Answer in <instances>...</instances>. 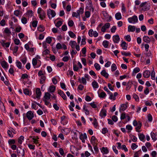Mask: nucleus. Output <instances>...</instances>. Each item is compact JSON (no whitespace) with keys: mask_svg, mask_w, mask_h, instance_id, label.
<instances>
[{"mask_svg":"<svg viewBox=\"0 0 157 157\" xmlns=\"http://www.w3.org/2000/svg\"><path fill=\"white\" fill-rule=\"evenodd\" d=\"M37 13L39 15V17L41 20H43L46 17V13L41 8H38Z\"/></svg>","mask_w":157,"mask_h":157,"instance_id":"obj_1","label":"nucleus"},{"mask_svg":"<svg viewBox=\"0 0 157 157\" xmlns=\"http://www.w3.org/2000/svg\"><path fill=\"white\" fill-rule=\"evenodd\" d=\"M133 124L134 126H137L135 128L136 130V132H139L140 131H139V130L141 128L142 125L141 122L140 121H139L137 122V121L135 120L133 121Z\"/></svg>","mask_w":157,"mask_h":157,"instance_id":"obj_2","label":"nucleus"},{"mask_svg":"<svg viewBox=\"0 0 157 157\" xmlns=\"http://www.w3.org/2000/svg\"><path fill=\"white\" fill-rule=\"evenodd\" d=\"M47 13L50 19H51L52 17H54L56 15L55 11L53 10H51L50 9L47 10Z\"/></svg>","mask_w":157,"mask_h":157,"instance_id":"obj_3","label":"nucleus"},{"mask_svg":"<svg viewBox=\"0 0 157 157\" xmlns=\"http://www.w3.org/2000/svg\"><path fill=\"white\" fill-rule=\"evenodd\" d=\"M86 9L90 10V11L92 10V12H94V9L93 6L92 2L90 0H88Z\"/></svg>","mask_w":157,"mask_h":157,"instance_id":"obj_4","label":"nucleus"},{"mask_svg":"<svg viewBox=\"0 0 157 157\" xmlns=\"http://www.w3.org/2000/svg\"><path fill=\"white\" fill-rule=\"evenodd\" d=\"M128 21L130 23H135L138 21V18L136 16L134 15L132 17L128 18Z\"/></svg>","mask_w":157,"mask_h":157,"instance_id":"obj_5","label":"nucleus"},{"mask_svg":"<svg viewBox=\"0 0 157 157\" xmlns=\"http://www.w3.org/2000/svg\"><path fill=\"white\" fill-rule=\"evenodd\" d=\"M17 151L19 156H22L23 157L24 156L25 150L24 149L19 147L17 149Z\"/></svg>","mask_w":157,"mask_h":157,"instance_id":"obj_6","label":"nucleus"},{"mask_svg":"<svg viewBox=\"0 0 157 157\" xmlns=\"http://www.w3.org/2000/svg\"><path fill=\"white\" fill-rule=\"evenodd\" d=\"M36 97H34L33 98L35 99L36 98L39 99L40 98V96L41 95V92L40 91V89L39 88H37L36 89Z\"/></svg>","mask_w":157,"mask_h":157,"instance_id":"obj_7","label":"nucleus"},{"mask_svg":"<svg viewBox=\"0 0 157 157\" xmlns=\"http://www.w3.org/2000/svg\"><path fill=\"white\" fill-rule=\"evenodd\" d=\"M5 40H0V43L3 47H6V48L9 47L10 44V42H8L5 43Z\"/></svg>","mask_w":157,"mask_h":157,"instance_id":"obj_8","label":"nucleus"},{"mask_svg":"<svg viewBox=\"0 0 157 157\" xmlns=\"http://www.w3.org/2000/svg\"><path fill=\"white\" fill-rule=\"evenodd\" d=\"M58 93L61 96V97L64 100H66L67 98L65 94L63 91L60 90H59L58 91Z\"/></svg>","mask_w":157,"mask_h":157,"instance_id":"obj_9","label":"nucleus"},{"mask_svg":"<svg viewBox=\"0 0 157 157\" xmlns=\"http://www.w3.org/2000/svg\"><path fill=\"white\" fill-rule=\"evenodd\" d=\"M26 117L29 120H30L34 117L33 114L31 111H29L26 113Z\"/></svg>","mask_w":157,"mask_h":157,"instance_id":"obj_10","label":"nucleus"},{"mask_svg":"<svg viewBox=\"0 0 157 157\" xmlns=\"http://www.w3.org/2000/svg\"><path fill=\"white\" fill-rule=\"evenodd\" d=\"M113 40L114 43H118L120 41V37L118 35H114L113 37Z\"/></svg>","mask_w":157,"mask_h":157,"instance_id":"obj_11","label":"nucleus"},{"mask_svg":"<svg viewBox=\"0 0 157 157\" xmlns=\"http://www.w3.org/2000/svg\"><path fill=\"white\" fill-rule=\"evenodd\" d=\"M128 107V103H126L124 104H122L121 105V108L120 109V111H124Z\"/></svg>","mask_w":157,"mask_h":157,"instance_id":"obj_12","label":"nucleus"},{"mask_svg":"<svg viewBox=\"0 0 157 157\" xmlns=\"http://www.w3.org/2000/svg\"><path fill=\"white\" fill-rule=\"evenodd\" d=\"M150 72L148 70H145L143 74V75L145 78H148L150 75Z\"/></svg>","mask_w":157,"mask_h":157,"instance_id":"obj_13","label":"nucleus"},{"mask_svg":"<svg viewBox=\"0 0 157 157\" xmlns=\"http://www.w3.org/2000/svg\"><path fill=\"white\" fill-rule=\"evenodd\" d=\"M1 64L2 67L4 69H7L8 65L7 63L5 61H3L0 62Z\"/></svg>","mask_w":157,"mask_h":157,"instance_id":"obj_14","label":"nucleus"},{"mask_svg":"<svg viewBox=\"0 0 157 157\" xmlns=\"http://www.w3.org/2000/svg\"><path fill=\"white\" fill-rule=\"evenodd\" d=\"M100 116L101 117H103L106 116V111L105 109H102L101 111Z\"/></svg>","mask_w":157,"mask_h":157,"instance_id":"obj_15","label":"nucleus"},{"mask_svg":"<svg viewBox=\"0 0 157 157\" xmlns=\"http://www.w3.org/2000/svg\"><path fill=\"white\" fill-rule=\"evenodd\" d=\"M151 138L154 141L157 139V133H154L153 132H151Z\"/></svg>","mask_w":157,"mask_h":157,"instance_id":"obj_16","label":"nucleus"},{"mask_svg":"<svg viewBox=\"0 0 157 157\" xmlns=\"http://www.w3.org/2000/svg\"><path fill=\"white\" fill-rule=\"evenodd\" d=\"M143 40L146 43H149L151 41V38L148 36H145L143 37Z\"/></svg>","mask_w":157,"mask_h":157,"instance_id":"obj_17","label":"nucleus"},{"mask_svg":"<svg viewBox=\"0 0 157 157\" xmlns=\"http://www.w3.org/2000/svg\"><path fill=\"white\" fill-rule=\"evenodd\" d=\"M136 29V27L134 26L129 25L128 27V31L129 32H133Z\"/></svg>","mask_w":157,"mask_h":157,"instance_id":"obj_18","label":"nucleus"},{"mask_svg":"<svg viewBox=\"0 0 157 157\" xmlns=\"http://www.w3.org/2000/svg\"><path fill=\"white\" fill-rule=\"evenodd\" d=\"M101 75L105 77L106 78H108L109 77V75L107 73L105 70H102L101 72Z\"/></svg>","mask_w":157,"mask_h":157,"instance_id":"obj_19","label":"nucleus"},{"mask_svg":"<svg viewBox=\"0 0 157 157\" xmlns=\"http://www.w3.org/2000/svg\"><path fill=\"white\" fill-rule=\"evenodd\" d=\"M132 81H129L127 84L126 85V90H129L131 88L132 85Z\"/></svg>","mask_w":157,"mask_h":157,"instance_id":"obj_20","label":"nucleus"},{"mask_svg":"<svg viewBox=\"0 0 157 157\" xmlns=\"http://www.w3.org/2000/svg\"><path fill=\"white\" fill-rule=\"evenodd\" d=\"M51 95L48 92H46L45 93L44 98V100H49L50 99Z\"/></svg>","mask_w":157,"mask_h":157,"instance_id":"obj_21","label":"nucleus"},{"mask_svg":"<svg viewBox=\"0 0 157 157\" xmlns=\"http://www.w3.org/2000/svg\"><path fill=\"white\" fill-rule=\"evenodd\" d=\"M101 151L103 153V154H107L108 153L109 151L106 147H103L101 149Z\"/></svg>","mask_w":157,"mask_h":157,"instance_id":"obj_22","label":"nucleus"},{"mask_svg":"<svg viewBox=\"0 0 157 157\" xmlns=\"http://www.w3.org/2000/svg\"><path fill=\"white\" fill-rule=\"evenodd\" d=\"M92 85L94 89L98 88L99 87L98 83L95 80H94V81L92 82Z\"/></svg>","mask_w":157,"mask_h":157,"instance_id":"obj_23","label":"nucleus"},{"mask_svg":"<svg viewBox=\"0 0 157 157\" xmlns=\"http://www.w3.org/2000/svg\"><path fill=\"white\" fill-rule=\"evenodd\" d=\"M38 30L40 32H43L45 30L44 27L42 25H40L37 27Z\"/></svg>","mask_w":157,"mask_h":157,"instance_id":"obj_24","label":"nucleus"},{"mask_svg":"<svg viewBox=\"0 0 157 157\" xmlns=\"http://www.w3.org/2000/svg\"><path fill=\"white\" fill-rule=\"evenodd\" d=\"M116 19L117 20H119L121 19L122 16L120 12L117 13L115 15Z\"/></svg>","mask_w":157,"mask_h":157,"instance_id":"obj_25","label":"nucleus"},{"mask_svg":"<svg viewBox=\"0 0 157 157\" xmlns=\"http://www.w3.org/2000/svg\"><path fill=\"white\" fill-rule=\"evenodd\" d=\"M56 90V87L53 85H52L49 86L48 90L51 93L54 92Z\"/></svg>","mask_w":157,"mask_h":157,"instance_id":"obj_26","label":"nucleus"},{"mask_svg":"<svg viewBox=\"0 0 157 157\" xmlns=\"http://www.w3.org/2000/svg\"><path fill=\"white\" fill-rule=\"evenodd\" d=\"M46 78V77L44 75L41 76V78L40 79V83L41 84L44 83L45 82Z\"/></svg>","mask_w":157,"mask_h":157,"instance_id":"obj_27","label":"nucleus"},{"mask_svg":"<svg viewBox=\"0 0 157 157\" xmlns=\"http://www.w3.org/2000/svg\"><path fill=\"white\" fill-rule=\"evenodd\" d=\"M70 44L72 48H74L77 45V43L75 41H71Z\"/></svg>","mask_w":157,"mask_h":157,"instance_id":"obj_28","label":"nucleus"},{"mask_svg":"<svg viewBox=\"0 0 157 157\" xmlns=\"http://www.w3.org/2000/svg\"><path fill=\"white\" fill-rule=\"evenodd\" d=\"M106 95V93L103 91H102L101 92L100 94H98V96L100 98H104L105 97Z\"/></svg>","mask_w":157,"mask_h":157,"instance_id":"obj_29","label":"nucleus"},{"mask_svg":"<svg viewBox=\"0 0 157 157\" xmlns=\"http://www.w3.org/2000/svg\"><path fill=\"white\" fill-rule=\"evenodd\" d=\"M96 140H97L95 137L94 136H92L91 138V144H93V145H94L96 143Z\"/></svg>","mask_w":157,"mask_h":157,"instance_id":"obj_30","label":"nucleus"},{"mask_svg":"<svg viewBox=\"0 0 157 157\" xmlns=\"http://www.w3.org/2000/svg\"><path fill=\"white\" fill-rule=\"evenodd\" d=\"M126 43L125 41H122L121 45L122 47V48L124 50H127V46L125 45Z\"/></svg>","mask_w":157,"mask_h":157,"instance_id":"obj_31","label":"nucleus"},{"mask_svg":"<svg viewBox=\"0 0 157 157\" xmlns=\"http://www.w3.org/2000/svg\"><path fill=\"white\" fill-rule=\"evenodd\" d=\"M80 139H86L87 138V136L86 133H84L83 134H81L79 137Z\"/></svg>","mask_w":157,"mask_h":157,"instance_id":"obj_32","label":"nucleus"},{"mask_svg":"<svg viewBox=\"0 0 157 157\" xmlns=\"http://www.w3.org/2000/svg\"><path fill=\"white\" fill-rule=\"evenodd\" d=\"M24 137L22 136H21L18 139V142L20 144H21L23 141L24 140Z\"/></svg>","mask_w":157,"mask_h":157,"instance_id":"obj_33","label":"nucleus"},{"mask_svg":"<svg viewBox=\"0 0 157 157\" xmlns=\"http://www.w3.org/2000/svg\"><path fill=\"white\" fill-rule=\"evenodd\" d=\"M8 143L9 145L11 146L15 143V140L14 139H10L8 140Z\"/></svg>","mask_w":157,"mask_h":157,"instance_id":"obj_34","label":"nucleus"},{"mask_svg":"<svg viewBox=\"0 0 157 157\" xmlns=\"http://www.w3.org/2000/svg\"><path fill=\"white\" fill-rule=\"evenodd\" d=\"M109 42L107 40H104L102 43V44L104 47L106 48H108Z\"/></svg>","mask_w":157,"mask_h":157,"instance_id":"obj_35","label":"nucleus"},{"mask_svg":"<svg viewBox=\"0 0 157 157\" xmlns=\"http://www.w3.org/2000/svg\"><path fill=\"white\" fill-rule=\"evenodd\" d=\"M26 14L29 17H31L33 16V12L32 10H28L26 13Z\"/></svg>","mask_w":157,"mask_h":157,"instance_id":"obj_36","label":"nucleus"},{"mask_svg":"<svg viewBox=\"0 0 157 157\" xmlns=\"http://www.w3.org/2000/svg\"><path fill=\"white\" fill-rule=\"evenodd\" d=\"M77 12L79 14V15L80 14H82L84 12V9L83 8L80 7L79 10H78L77 11Z\"/></svg>","mask_w":157,"mask_h":157,"instance_id":"obj_37","label":"nucleus"},{"mask_svg":"<svg viewBox=\"0 0 157 157\" xmlns=\"http://www.w3.org/2000/svg\"><path fill=\"white\" fill-rule=\"evenodd\" d=\"M16 64L17 67L20 69H21L22 68V64L21 62L18 61H17Z\"/></svg>","mask_w":157,"mask_h":157,"instance_id":"obj_38","label":"nucleus"},{"mask_svg":"<svg viewBox=\"0 0 157 157\" xmlns=\"http://www.w3.org/2000/svg\"><path fill=\"white\" fill-rule=\"evenodd\" d=\"M139 137L140 140L143 141L145 138V136L143 134L140 133L139 135Z\"/></svg>","mask_w":157,"mask_h":157,"instance_id":"obj_39","label":"nucleus"},{"mask_svg":"<svg viewBox=\"0 0 157 157\" xmlns=\"http://www.w3.org/2000/svg\"><path fill=\"white\" fill-rule=\"evenodd\" d=\"M151 78L153 80H155V73L153 69V70L152 71L151 73Z\"/></svg>","mask_w":157,"mask_h":157,"instance_id":"obj_40","label":"nucleus"},{"mask_svg":"<svg viewBox=\"0 0 157 157\" xmlns=\"http://www.w3.org/2000/svg\"><path fill=\"white\" fill-rule=\"evenodd\" d=\"M117 69V67L115 64L113 63L111 66V71L112 72L115 71Z\"/></svg>","mask_w":157,"mask_h":157,"instance_id":"obj_41","label":"nucleus"},{"mask_svg":"<svg viewBox=\"0 0 157 157\" xmlns=\"http://www.w3.org/2000/svg\"><path fill=\"white\" fill-rule=\"evenodd\" d=\"M21 21L24 24H25L27 22V19L25 17H22L21 19Z\"/></svg>","mask_w":157,"mask_h":157,"instance_id":"obj_42","label":"nucleus"},{"mask_svg":"<svg viewBox=\"0 0 157 157\" xmlns=\"http://www.w3.org/2000/svg\"><path fill=\"white\" fill-rule=\"evenodd\" d=\"M126 129L128 130V132L129 133L131 132V131L132 130V128L131 125H128L126 126Z\"/></svg>","mask_w":157,"mask_h":157,"instance_id":"obj_43","label":"nucleus"},{"mask_svg":"<svg viewBox=\"0 0 157 157\" xmlns=\"http://www.w3.org/2000/svg\"><path fill=\"white\" fill-rule=\"evenodd\" d=\"M69 36L71 38H74L75 36V35L72 31H69L68 32Z\"/></svg>","mask_w":157,"mask_h":157,"instance_id":"obj_44","label":"nucleus"},{"mask_svg":"<svg viewBox=\"0 0 157 157\" xmlns=\"http://www.w3.org/2000/svg\"><path fill=\"white\" fill-rule=\"evenodd\" d=\"M83 109L85 111V113L86 115H89L90 114L89 111L86 108V107L85 105H84Z\"/></svg>","mask_w":157,"mask_h":157,"instance_id":"obj_45","label":"nucleus"},{"mask_svg":"<svg viewBox=\"0 0 157 157\" xmlns=\"http://www.w3.org/2000/svg\"><path fill=\"white\" fill-rule=\"evenodd\" d=\"M38 21H33L32 22V25L33 27H36L37 25Z\"/></svg>","mask_w":157,"mask_h":157,"instance_id":"obj_46","label":"nucleus"},{"mask_svg":"<svg viewBox=\"0 0 157 157\" xmlns=\"http://www.w3.org/2000/svg\"><path fill=\"white\" fill-rule=\"evenodd\" d=\"M94 66L95 69L98 71L99 70L101 69V67L98 63H95L94 64Z\"/></svg>","mask_w":157,"mask_h":157,"instance_id":"obj_47","label":"nucleus"},{"mask_svg":"<svg viewBox=\"0 0 157 157\" xmlns=\"http://www.w3.org/2000/svg\"><path fill=\"white\" fill-rule=\"evenodd\" d=\"M4 32L6 34H9L10 35L11 34V32L8 28H6L5 29Z\"/></svg>","mask_w":157,"mask_h":157,"instance_id":"obj_48","label":"nucleus"},{"mask_svg":"<svg viewBox=\"0 0 157 157\" xmlns=\"http://www.w3.org/2000/svg\"><path fill=\"white\" fill-rule=\"evenodd\" d=\"M72 17H75L76 18H78V17H80V16L79 15V14L77 12H73L72 13Z\"/></svg>","mask_w":157,"mask_h":157,"instance_id":"obj_49","label":"nucleus"},{"mask_svg":"<svg viewBox=\"0 0 157 157\" xmlns=\"http://www.w3.org/2000/svg\"><path fill=\"white\" fill-rule=\"evenodd\" d=\"M24 93L26 95H29V91L27 89H25L23 90Z\"/></svg>","mask_w":157,"mask_h":157,"instance_id":"obj_50","label":"nucleus"},{"mask_svg":"<svg viewBox=\"0 0 157 157\" xmlns=\"http://www.w3.org/2000/svg\"><path fill=\"white\" fill-rule=\"evenodd\" d=\"M109 98L111 100L113 99V100H115L116 99V98H114L113 96V94L112 92L109 93Z\"/></svg>","mask_w":157,"mask_h":157,"instance_id":"obj_51","label":"nucleus"},{"mask_svg":"<svg viewBox=\"0 0 157 157\" xmlns=\"http://www.w3.org/2000/svg\"><path fill=\"white\" fill-rule=\"evenodd\" d=\"M121 53L122 55L125 56H130L131 54L130 52H122Z\"/></svg>","mask_w":157,"mask_h":157,"instance_id":"obj_52","label":"nucleus"},{"mask_svg":"<svg viewBox=\"0 0 157 157\" xmlns=\"http://www.w3.org/2000/svg\"><path fill=\"white\" fill-rule=\"evenodd\" d=\"M140 71V69L139 67H136L135 68L133 71V73H136L139 72Z\"/></svg>","mask_w":157,"mask_h":157,"instance_id":"obj_53","label":"nucleus"},{"mask_svg":"<svg viewBox=\"0 0 157 157\" xmlns=\"http://www.w3.org/2000/svg\"><path fill=\"white\" fill-rule=\"evenodd\" d=\"M59 152L60 154L63 156H64L65 155L64 153L62 148H60L59 149Z\"/></svg>","mask_w":157,"mask_h":157,"instance_id":"obj_54","label":"nucleus"},{"mask_svg":"<svg viewBox=\"0 0 157 157\" xmlns=\"http://www.w3.org/2000/svg\"><path fill=\"white\" fill-rule=\"evenodd\" d=\"M52 41V39L51 37H48L46 39V42L49 44H50L51 43Z\"/></svg>","mask_w":157,"mask_h":157,"instance_id":"obj_55","label":"nucleus"},{"mask_svg":"<svg viewBox=\"0 0 157 157\" xmlns=\"http://www.w3.org/2000/svg\"><path fill=\"white\" fill-rule=\"evenodd\" d=\"M116 29L117 27L116 26H113L110 29L111 32L112 33H115Z\"/></svg>","mask_w":157,"mask_h":157,"instance_id":"obj_56","label":"nucleus"},{"mask_svg":"<svg viewBox=\"0 0 157 157\" xmlns=\"http://www.w3.org/2000/svg\"><path fill=\"white\" fill-rule=\"evenodd\" d=\"M93 33H94V31H93V30L92 29H90L89 30V32H88L89 35L90 37H92L93 36Z\"/></svg>","mask_w":157,"mask_h":157,"instance_id":"obj_57","label":"nucleus"},{"mask_svg":"<svg viewBox=\"0 0 157 157\" xmlns=\"http://www.w3.org/2000/svg\"><path fill=\"white\" fill-rule=\"evenodd\" d=\"M21 29V27L20 26H19L15 28V31L17 33H19L20 32Z\"/></svg>","mask_w":157,"mask_h":157,"instance_id":"obj_58","label":"nucleus"},{"mask_svg":"<svg viewBox=\"0 0 157 157\" xmlns=\"http://www.w3.org/2000/svg\"><path fill=\"white\" fill-rule=\"evenodd\" d=\"M124 38H125V39L128 42H130L131 40L130 36L129 35L125 36Z\"/></svg>","mask_w":157,"mask_h":157,"instance_id":"obj_59","label":"nucleus"},{"mask_svg":"<svg viewBox=\"0 0 157 157\" xmlns=\"http://www.w3.org/2000/svg\"><path fill=\"white\" fill-rule=\"evenodd\" d=\"M32 64L35 67L37 64V60L35 58H33L32 60Z\"/></svg>","mask_w":157,"mask_h":157,"instance_id":"obj_60","label":"nucleus"},{"mask_svg":"<svg viewBox=\"0 0 157 157\" xmlns=\"http://www.w3.org/2000/svg\"><path fill=\"white\" fill-rule=\"evenodd\" d=\"M94 148L95 151V153L98 154L99 152V149L97 146L96 145H94Z\"/></svg>","mask_w":157,"mask_h":157,"instance_id":"obj_61","label":"nucleus"},{"mask_svg":"<svg viewBox=\"0 0 157 157\" xmlns=\"http://www.w3.org/2000/svg\"><path fill=\"white\" fill-rule=\"evenodd\" d=\"M36 153L37 157H43L42 153L40 151L36 152Z\"/></svg>","mask_w":157,"mask_h":157,"instance_id":"obj_62","label":"nucleus"},{"mask_svg":"<svg viewBox=\"0 0 157 157\" xmlns=\"http://www.w3.org/2000/svg\"><path fill=\"white\" fill-rule=\"evenodd\" d=\"M85 15L87 18H88L90 16V13L89 11H86L85 12Z\"/></svg>","mask_w":157,"mask_h":157,"instance_id":"obj_63","label":"nucleus"},{"mask_svg":"<svg viewBox=\"0 0 157 157\" xmlns=\"http://www.w3.org/2000/svg\"><path fill=\"white\" fill-rule=\"evenodd\" d=\"M62 22L61 21H59L56 23V26L57 27H59L62 25Z\"/></svg>","mask_w":157,"mask_h":157,"instance_id":"obj_64","label":"nucleus"}]
</instances>
